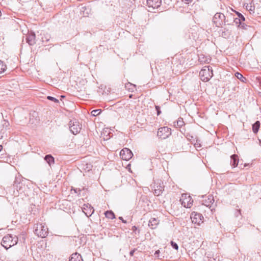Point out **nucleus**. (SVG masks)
<instances>
[{
    "label": "nucleus",
    "mask_w": 261,
    "mask_h": 261,
    "mask_svg": "<svg viewBox=\"0 0 261 261\" xmlns=\"http://www.w3.org/2000/svg\"><path fill=\"white\" fill-rule=\"evenodd\" d=\"M160 253V250H156L155 252V254H159Z\"/></svg>",
    "instance_id": "40"
},
{
    "label": "nucleus",
    "mask_w": 261,
    "mask_h": 261,
    "mask_svg": "<svg viewBox=\"0 0 261 261\" xmlns=\"http://www.w3.org/2000/svg\"><path fill=\"white\" fill-rule=\"evenodd\" d=\"M133 228H134V229H136V226H134Z\"/></svg>",
    "instance_id": "44"
},
{
    "label": "nucleus",
    "mask_w": 261,
    "mask_h": 261,
    "mask_svg": "<svg viewBox=\"0 0 261 261\" xmlns=\"http://www.w3.org/2000/svg\"><path fill=\"white\" fill-rule=\"evenodd\" d=\"M155 109H156V111H157V115H159L161 114V111H160V107H159V106H155Z\"/></svg>",
    "instance_id": "33"
},
{
    "label": "nucleus",
    "mask_w": 261,
    "mask_h": 261,
    "mask_svg": "<svg viewBox=\"0 0 261 261\" xmlns=\"http://www.w3.org/2000/svg\"><path fill=\"white\" fill-rule=\"evenodd\" d=\"M242 21L240 20L239 18L234 17L233 23H234L236 25H238V27L239 28Z\"/></svg>",
    "instance_id": "26"
},
{
    "label": "nucleus",
    "mask_w": 261,
    "mask_h": 261,
    "mask_svg": "<svg viewBox=\"0 0 261 261\" xmlns=\"http://www.w3.org/2000/svg\"><path fill=\"white\" fill-rule=\"evenodd\" d=\"M120 156L122 160L128 161L132 158L133 154L129 149L124 148L120 151Z\"/></svg>",
    "instance_id": "10"
},
{
    "label": "nucleus",
    "mask_w": 261,
    "mask_h": 261,
    "mask_svg": "<svg viewBox=\"0 0 261 261\" xmlns=\"http://www.w3.org/2000/svg\"><path fill=\"white\" fill-rule=\"evenodd\" d=\"M171 135V128L164 126L159 128L157 136L161 139H165Z\"/></svg>",
    "instance_id": "6"
},
{
    "label": "nucleus",
    "mask_w": 261,
    "mask_h": 261,
    "mask_svg": "<svg viewBox=\"0 0 261 261\" xmlns=\"http://www.w3.org/2000/svg\"><path fill=\"white\" fill-rule=\"evenodd\" d=\"M9 125V123L8 121H4V125H6V126H8Z\"/></svg>",
    "instance_id": "38"
},
{
    "label": "nucleus",
    "mask_w": 261,
    "mask_h": 261,
    "mask_svg": "<svg viewBox=\"0 0 261 261\" xmlns=\"http://www.w3.org/2000/svg\"><path fill=\"white\" fill-rule=\"evenodd\" d=\"M230 165L233 168L237 167L239 163V157L237 154H233L231 156Z\"/></svg>",
    "instance_id": "17"
},
{
    "label": "nucleus",
    "mask_w": 261,
    "mask_h": 261,
    "mask_svg": "<svg viewBox=\"0 0 261 261\" xmlns=\"http://www.w3.org/2000/svg\"><path fill=\"white\" fill-rule=\"evenodd\" d=\"M18 242V238L11 234H7L4 236L1 242L2 245L6 249L16 245Z\"/></svg>",
    "instance_id": "1"
},
{
    "label": "nucleus",
    "mask_w": 261,
    "mask_h": 261,
    "mask_svg": "<svg viewBox=\"0 0 261 261\" xmlns=\"http://www.w3.org/2000/svg\"><path fill=\"white\" fill-rule=\"evenodd\" d=\"M184 125L185 122L181 118H179L176 121L174 122V126L176 127H181Z\"/></svg>",
    "instance_id": "19"
},
{
    "label": "nucleus",
    "mask_w": 261,
    "mask_h": 261,
    "mask_svg": "<svg viewBox=\"0 0 261 261\" xmlns=\"http://www.w3.org/2000/svg\"><path fill=\"white\" fill-rule=\"evenodd\" d=\"M101 112V110L97 109V110H94L92 111L91 114L94 116H96L98 115Z\"/></svg>",
    "instance_id": "28"
},
{
    "label": "nucleus",
    "mask_w": 261,
    "mask_h": 261,
    "mask_svg": "<svg viewBox=\"0 0 261 261\" xmlns=\"http://www.w3.org/2000/svg\"><path fill=\"white\" fill-rule=\"evenodd\" d=\"M192 221L193 223L199 225L202 222V219H203V216L201 214L198 213L194 214V216L191 217Z\"/></svg>",
    "instance_id": "14"
},
{
    "label": "nucleus",
    "mask_w": 261,
    "mask_h": 261,
    "mask_svg": "<svg viewBox=\"0 0 261 261\" xmlns=\"http://www.w3.org/2000/svg\"><path fill=\"white\" fill-rule=\"evenodd\" d=\"M260 127V122L259 121H256L253 125H252V131L254 133L256 134Z\"/></svg>",
    "instance_id": "21"
},
{
    "label": "nucleus",
    "mask_w": 261,
    "mask_h": 261,
    "mask_svg": "<svg viewBox=\"0 0 261 261\" xmlns=\"http://www.w3.org/2000/svg\"><path fill=\"white\" fill-rule=\"evenodd\" d=\"M182 1L185 2V3H186L187 4H188L190 2H191L192 1V0H182Z\"/></svg>",
    "instance_id": "39"
},
{
    "label": "nucleus",
    "mask_w": 261,
    "mask_h": 261,
    "mask_svg": "<svg viewBox=\"0 0 261 261\" xmlns=\"http://www.w3.org/2000/svg\"><path fill=\"white\" fill-rule=\"evenodd\" d=\"M236 76L237 77V79H238L239 80H240L241 81L243 82H245L246 81V79L243 76V75L239 73V72H237L236 74Z\"/></svg>",
    "instance_id": "23"
},
{
    "label": "nucleus",
    "mask_w": 261,
    "mask_h": 261,
    "mask_svg": "<svg viewBox=\"0 0 261 261\" xmlns=\"http://www.w3.org/2000/svg\"><path fill=\"white\" fill-rule=\"evenodd\" d=\"M44 160L49 165H50L51 164L54 163V158L50 154H47L45 156Z\"/></svg>",
    "instance_id": "20"
},
{
    "label": "nucleus",
    "mask_w": 261,
    "mask_h": 261,
    "mask_svg": "<svg viewBox=\"0 0 261 261\" xmlns=\"http://www.w3.org/2000/svg\"><path fill=\"white\" fill-rule=\"evenodd\" d=\"M225 15L221 13H216L213 19L214 23L217 27H221L225 25Z\"/></svg>",
    "instance_id": "5"
},
{
    "label": "nucleus",
    "mask_w": 261,
    "mask_h": 261,
    "mask_svg": "<svg viewBox=\"0 0 261 261\" xmlns=\"http://www.w3.org/2000/svg\"><path fill=\"white\" fill-rule=\"evenodd\" d=\"M136 250V249H133V250H132L130 252H129V255L131 256H133L134 255V252H135V251Z\"/></svg>",
    "instance_id": "34"
},
{
    "label": "nucleus",
    "mask_w": 261,
    "mask_h": 261,
    "mask_svg": "<svg viewBox=\"0 0 261 261\" xmlns=\"http://www.w3.org/2000/svg\"><path fill=\"white\" fill-rule=\"evenodd\" d=\"M133 228H134V229H136V226H134Z\"/></svg>",
    "instance_id": "43"
},
{
    "label": "nucleus",
    "mask_w": 261,
    "mask_h": 261,
    "mask_svg": "<svg viewBox=\"0 0 261 261\" xmlns=\"http://www.w3.org/2000/svg\"><path fill=\"white\" fill-rule=\"evenodd\" d=\"M147 5L153 10L158 8L161 5V0H147Z\"/></svg>",
    "instance_id": "11"
},
{
    "label": "nucleus",
    "mask_w": 261,
    "mask_h": 261,
    "mask_svg": "<svg viewBox=\"0 0 261 261\" xmlns=\"http://www.w3.org/2000/svg\"><path fill=\"white\" fill-rule=\"evenodd\" d=\"M225 24L231 25L233 23L234 16L233 14L228 13L225 15Z\"/></svg>",
    "instance_id": "16"
},
{
    "label": "nucleus",
    "mask_w": 261,
    "mask_h": 261,
    "mask_svg": "<svg viewBox=\"0 0 261 261\" xmlns=\"http://www.w3.org/2000/svg\"><path fill=\"white\" fill-rule=\"evenodd\" d=\"M204 58V57H200L199 58V60L200 61V62H204V63L207 62L208 63L207 59H206L205 60H203Z\"/></svg>",
    "instance_id": "31"
},
{
    "label": "nucleus",
    "mask_w": 261,
    "mask_h": 261,
    "mask_svg": "<svg viewBox=\"0 0 261 261\" xmlns=\"http://www.w3.org/2000/svg\"><path fill=\"white\" fill-rule=\"evenodd\" d=\"M249 27L250 26L247 25L246 23H245L244 21H242L239 28L242 29L247 30V28Z\"/></svg>",
    "instance_id": "27"
},
{
    "label": "nucleus",
    "mask_w": 261,
    "mask_h": 261,
    "mask_svg": "<svg viewBox=\"0 0 261 261\" xmlns=\"http://www.w3.org/2000/svg\"><path fill=\"white\" fill-rule=\"evenodd\" d=\"M182 205L185 207L190 208L193 205V200L190 195L182 194L180 198Z\"/></svg>",
    "instance_id": "9"
},
{
    "label": "nucleus",
    "mask_w": 261,
    "mask_h": 261,
    "mask_svg": "<svg viewBox=\"0 0 261 261\" xmlns=\"http://www.w3.org/2000/svg\"><path fill=\"white\" fill-rule=\"evenodd\" d=\"M35 233L41 238H45L48 234V228L45 224H37L35 229Z\"/></svg>",
    "instance_id": "4"
},
{
    "label": "nucleus",
    "mask_w": 261,
    "mask_h": 261,
    "mask_svg": "<svg viewBox=\"0 0 261 261\" xmlns=\"http://www.w3.org/2000/svg\"><path fill=\"white\" fill-rule=\"evenodd\" d=\"M171 246L175 249V250H177L178 249V245L173 241H171L170 242Z\"/></svg>",
    "instance_id": "29"
},
{
    "label": "nucleus",
    "mask_w": 261,
    "mask_h": 261,
    "mask_svg": "<svg viewBox=\"0 0 261 261\" xmlns=\"http://www.w3.org/2000/svg\"><path fill=\"white\" fill-rule=\"evenodd\" d=\"M69 261H83V260L81 255L79 253L76 252L71 255V257L69 259Z\"/></svg>",
    "instance_id": "18"
},
{
    "label": "nucleus",
    "mask_w": 261,
    "mask_h": 261,
    "mask_svg": "<svg viewBox=\"0 0 261 261\" xmlns=\"http://www.w3.org/2000/svg\"><path fill=\"white\" fill-rule=\"evenodd\" d=\"M204 58V57H200L199 58V60L200 61V62H204V63L207 62L208 63L207 59H206L205 60H203Z\"/></svg>",
    "instance_id": "32"
},
{
    "label": "nucleus",
    "mask_w": 261,
    "mask_h": 261,
    "mask_svg": "<svg viewBox=\"0 0 261 261\" xmlns=\"http://www.w3.org/2000/svg\"><path fill=\"white\" fill-rule=\"evenodd\" d=\"M214 201L215 200L213 196L209 195L207 196L203 197V199L202 200V204L207 207H208L212 212L215 210V206L214 205Z\"/></svg>",
    "instance_id": "8"
},
{
    "label": "nucleus",
    "mask_w": 261,
    "mask_h": 261,
    "mask_svg": "<svg viewBox=\"0 0 261 261\" xmlns=\"http://www.w3.org/2000/svg\"><path fill=\"white\" fill-rule=\"evenodd\" d=\"M94 209L89 203L84 204L83 207V212L87 216H90L94 212Z\"/></svg>",
    "instance_id": "12"
},
{
    "label": "nucleus",
    "mask_w": 261,
    "mask_h": 261,
    "mask_svg": "<svg viewBox=\"0 0 261 261\" xmlns=\"http://www.w3.org/2000/svg\"><path fill=\"white\" fill-rule=\"evenodd\" d=\"M249 11H253V10H252V9H251V8H250V9Z\"/></svg>",
    "instance_id": "42"
},
{
    "label": "nucleus",
    "mask_w": 261,
    "mask_h": 261,
    "mask_svg": "<svg viewBox=\"0 0 261 261\" xmlns=\"http://www.w3.org/2000/svg\"><path fill=\"white\" fill-rule=\"evenodd\" d=\"M159 223V221L154 218H151L149 221L148 226L151 229H155Z\"/></svg>",
    "instance_id": "15"
},
{
    "label": "nucleus",
    "mask_w": 261,
    "mask_h": 261,
    "mask_svg": "<svg viewBox=\"0 0 261 261\" xmlns=\"http://www.w3.org/2000/svg\"><path fill=\"white\" fill-rule=\"evenodd\" d=\"M199 76L202 81H208L213 76L212 68L210 66H205L200 70Z\"/></svg>",
    "instance_id": "2"
},
{
    "label": "nucleus",
    "mask_w": 261,
    "mask_h": 261,
    "mask_svg": "<svg viewBox=\"0 0 261 261\" xmlns=\"http://www.w3.org/2000/svg\"><path fill=\"white\" fill-rule=\"evenodd\" d=\"M164 183L160 179L154 180L153 184L151 185V188L154 190V194L157 196L162 194L164 190Z\"/></svg>",
    "instance_id": "3"
},
{
    "label": "nucleus",
    "mask_w": 261,
    "mask_h": 261,
    "mask_svg": "<svg viewBox=\"0 0 261 261\" xmlns=\"http://www.w3.org/2000/svg\"><path fill=\"white\" fill-rule=\"evenodd\" d=\"M105 215L107 218L114 219L115 218V215L112 211H107L105 212Z\"/></svg>",
    "instance_id": "22"
},
{
    "label": "nucleus",
    "mask_w": 261,
    "mask_h": 261,
    "mask_svg": "<svg viewBox=\"0 0 261 261\" xmlns=\"http://www.w3.org/2000/svg\"><path fill=\"white\" fill-rule=\"evenodd\" d=\"M195 146L196 147H200L201 146L200 144H199L197 142L195 144Z\"/></svg>",
    "instance_id": "37"
},
{
    "label": "nucleus",
    "mask_w": 261,
    "mask_h": 261,
    "mask_svg": "<svg viewBox=\"0 0 261 261\" xmlns=\"http://www.w3.org/2000/svg\"><path fill=\"white\" fill-rule=\"evenodd\" d=\"M36 36L34 33H29L25 38L26 42L30 45H33L36 43L35 41Z\"/></svg>",
    "instance_id": "13"
},
{
    "label": "nucleus",
    "mask_w": 261,
    "mask_h": 261,
    "mask_svg": "<svg viewBox=\"0 0 261 261\" xmlns=\"http://www.w3.org/2000/svg\"><path fill=\"white\" fill-rule=\"evenodd\" d=\"M69 126L70 132L74 135L79 133L82 128V125L76 119L71 120Z\"/></svg>",
    "instance_id": "7"
},
{
    "label": "nucleus",
    "mask_w": 261,
    "mask_h": 261,
    "mask_svg": "<svg viewBox=\"0 0 261 261\" xmlns=\"http://www.w3.org/2000/svg\"><path fill=\"white\" fill-rule=\"evenodd\" d=\"M73 190L75 193H77V194H80V192L81 191V190L80 189H74Z\"/></svg>",
    "instance_id": "35"
},
{
    "label": "nucleus",
    "mask_w": 261,
    "mask_h": 261,
    "mask_svg": "<svg viewBox=\"0 0 261 261\" xmlns=\"http://www.w3.org/2000/svg\"><path fill=\"white\" fill-rule=\"evenodd\" d=\"M47 98V99L51 100V101H53L56 103H58L59 102L58 99H57V98H56L54 97L50 96H48Z\"/></svg>",
    "instance_id": "30"
},
{
    "label": "nucleus",
    "mask_w": 261,
    "mask_h": 261,
    "mask_svg": "<svg viewBox=\"0 0 261 261\" xmlns=\"http://www.w3.org/2000/svg\"><path fill=\"white\" fill-rule=\"evenodd\" d=\"M6 65L0 60V74L3 73L6 70Z\"/></svg>",
    "instance_id": "24"
},
{
    "label": "nucleus",
    "mask_w": 261,
    "mask_h": 261,
    "mask_svg": "<svg viewBox=\"0 0 261 261\" xmlns=\"http://www.w3.org/2000/svg\"><path fill=\"white\" fill-rule=\"evenodd\" d=\"M235 12L238 17H237L238 18H239L240 20H242V21H245V18L241 13H240L238 12H237V11H235Z\"/></svg>",
    "instance_id": "25"
},
{
    "label": "nucleus",
    "mask_w": 261,
    "mask_h": 261,
    "mask_svg": "<svg viewBox=\"0 0 261 261\" xmlns=\"http://www.w3.org/2000/svg\"><path fill=\"white\" fill-rule=\"evenodd\" d=\"M3 149V146L2 145H0V151L2 150Z\"/></svg>",
    "instance_id": "41"
},
{
    "label": "nucleus",
    "mask_w": 261,
    "mask_h": 261,
    "mask_svg": "<svg viewBox=\"0 0 261 261\" xmlns=\"http://www.w3.org/2000/svg\"><path fill=\"white\" fill-rule=\"evenodd\" d=\"M119 219L124 223H126V221L124 220L122 217H119Z\"/></svg>",
    "instance_id": "36"
}]
</instances>
